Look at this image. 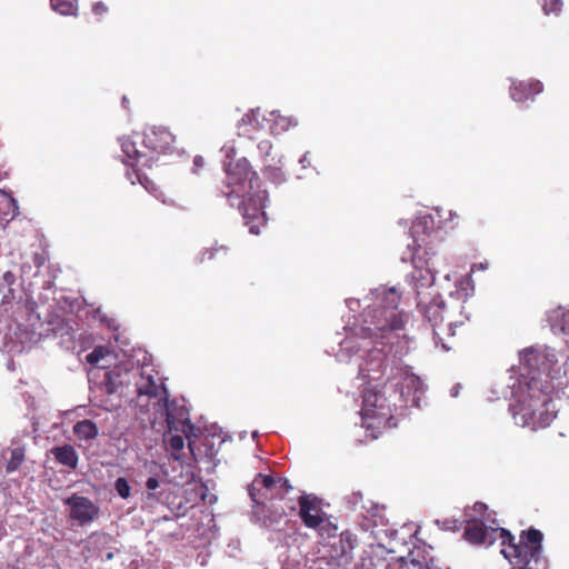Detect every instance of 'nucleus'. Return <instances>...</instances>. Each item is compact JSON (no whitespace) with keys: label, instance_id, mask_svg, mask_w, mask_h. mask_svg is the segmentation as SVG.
<instances>
[{"label":"nucleus","instance_id":"nucleus-40","mask_svg":"<svg viewBox=\"0 0 569 569\" xmlns=\"http://www.w3.org/2000/svg\"><path fill=\"white\" fill-rule=\"evenodd\" d=\"M299 162L301 163L302 168H307V166L309 164V161H308V152H306L299 160Z\"/></svg>","mask_w":569,"mask_h":569},{"label":"nucleus","instance_id":"nucleus-6","mask_svg":"<svg viewBox=\"0 0 569 569\" xmlns=\"http://www.w3.org/2000/svg\"><path fill=\"white\" fill-rule=\"evenodd\" d=\"M472 511L479 517L467 515V526L465 528L463 536L467 541L476 546H491L497 539L501 540L502 546H508V549H501V553L507 559L515 558L512 556V547H518L516 538L508 531L499 527L496 519H490V515H487V505L482 502H476Z\"/></svg>","mask_w":569,"mask_h":569},{"label":"nucleus","instance_id":"nucleus-31","mask_svg":"<svg viewBox=\"0 0 569 569\" xmlns=\"http://www.w3.org/2000/svg\"><path fill=\"white\" fill-rule=\"evenodd\" d=\"M159 486H160V482H159L158 478L150 477V478L147 479L146 488L149 491V497L158 498L157 493H156V490L159 488Z\"/></svg>","mask_w":569,"mask_h":569},{"label":"nucleus","instance_id":"nucleus-45","mask_svg":"<svg viewBox=\"0 0 569 569\" xmlns=\"http://www.w3.org/2000/svg\"><path fill=\"white\" fill-rule=\"evenodd\" d=\"M397 533H398V532H397V530H392V531L390 532V536H391V537H393V536H397Z\"/></svg>","mask_w":569,"mask_h":569},{"label":"nucleus","instance_id":"nucleus-1","mask_svg":"<svg viewBox=\"0 0 569 569\" xmlns=\"http://www.w3.org/2000/svg\"><path fill=\"white\" fill-rule=\"evenodd\" d=\"M370 299L362 315L369 326L350 328L339 342L336 358L346 363L355 357L361 359L358 378L367 385L362 391V427L375 440L382 429L397 427L393 412L419 407L423 383L402 365L408 343L398 330L407 316L397 311L400 296L396 288H376Z\"/></svg>","mask_w":569,"mask_h":569},{"label":"nucleus","instance_id":"nucleus-37","mask_svg":"<svg viewBox=\"0 0 569 569\" xmlns=\"http://www.w3.org/2000/svg\"><path fill=\"white\" fill-rule=\"evenodd\" d=\"M3 281L11 286L14 282V276L11 271H7L3 273Z\"/></svg>","mask_w":569,"mask_h":569},{"label":"nucleus","instance_id":"nucleus-21","mask_svg":"<svg viewBox=\"0 0 569 569\" xmlns=\"http://www.w3.org/2000/svg\"><path fill=\"white\" fill-rule=\"evenodd\" d=\"M51 9L61 16H77L78 1L77 0H50Z\"/></svg>","mask_w":569,"mask_h":569},{"label":"nucleus","instance_id":"nucleus-25","mask_svg":"<svg viewBox=\"0 0 569 569\" xmlns=\"http://www.w3.org/2000/svg\"><path fill=\"white\" fill-rule=\"evenodd\" d=\"M263 173L268 180L276 184H280L286 181V176L281 168L268 164L264 167Z\"/></svg>","mask_w":569,"mask_h":569},{"label":"nucleus","instance_id":"nucleus-12","mask_svg":"<svg viewBox=\"0 0 569 569\" xmlns=\"http://www.w3.org/2000/svg\"><path fill=\"white\" fill-rule=\"evenodd\" d=\"M271 119L267 120L264 117L260 120V109H253L249 113L244 114L238 123L239 130L247 126H251L256 129L263 128V121H272L273 124L270 127L271 131L279 133L286 131L291 126V119L286 117L277 116L276 111L270 112Z\"/></svg>","mask_w":569,"mask_h":569},{"label":"nucleus","instance_id":"nucleus-2","mask_svg":"<svg viewBox=\"0 0 569 569\" xmlns=\"http://www.w3.org/2000/svg\"><path fill=\"white\" fill-rule=\"evenodd\" d=\"M562 366L555 349L529 348L520 353V373L508 385L515 403L509 406L518 426L538 430L548 427L557 416L551 392L561 378Z\"/></svg>","mask_w":569,"mask_h":569},{"label":"nucleus","instance_id":"nucleus-7","mask_svg":"<svg viewBox=\"0 0 569 569\" xmlns=\"http://www.w3.org/2000/svg\"><path fill=\"white\" fill-rule=\"evenodd\" d=\"M543 535L538 529H529L521 535L518 547H512V556L520 569H543L542 542Z\"/></svg>","mask_w":569,"mask_h":569},{"label":"nucleus","instance_id":"nucleus-35","mask_svg":"<svg viewBox=\"0 0 569 569\" xmlns=\"http://www.w3.org/2000/svg\"><path fill=\"white\" fill-rule=\"evenodd\" d=\"M346 303H347V307L351 310V311H357L358 307L360 306V301L358 299H347L346 300Z\"/></svg>","mask_w":569,"mask_h":569},{"label":"nucleus","instance_id":"nucleus-8","mask_svg":"<svg viewBox=\"0 0 569 569\" xmlns=\"http://www.w3.org/2000/svg\"><path fill=\"white\" fill-rule=\"evenodd\" d=\"M433 229V218L430 214H421L416 218V220L412 223L411 227V234H412V243L408 244L407 251L402 254L401 260L402 261H410L411 262V254L416 253L417 256L422 257L423 259L432 258L436 262V267L439 264V258L437 256V252L433 250L432 247H428L421 250L420 244H418V240L416 236L420 232L426 233L429 230Z\"/></svg>","mask_w":569,"mask_h":569},{"label":"nucleus","instance_id":"nucleus-4","mask_svg":"<svg viewBox=\"0 0 569 569\" xmlns=\"http://www.w3.org/2000/svg\"><path fill=\"white\" fill-rule=\"evenodd\" d=\"M224 188L220 190L230 207H237L249 231L259 234V224L264 222L267 191L260 190L258 176L246 158L223 162Z\"/></svg>","mask_w":569,"mask_h":569},{"label":"nucleus","instance_id":"nucleus-36","mask_svg":"<svg viewBox=\"0 0 569 569\" xmlns=\"http://www.w3.org/2000/svg\"><path fill=\"white\" fill-rule=\"evenodd\" d=\"M87 361L89 363H97L99 361V352L97 349L87 356Z\"/></svg>","mask_w":569,"mask_h":569},{"label":"nucleus","instance_id":"nucleus-17","mask_svg":"<svg viewBox=\"0 0 569 569\" xmlns=\"http://www.w3.org/2000/svg\"><path fill=\"white\" fill-rule=\"evenodd\" d=\"M121 150L129 160L141 162L144 167H151L157 158L137 149V142L129 137L120 139Z\"/></svg>","mask_w":569,"mask_h":569},{"label":"nucleus","instance_id":"nucleus-22","mask_svg":"<svg viewBox=\"0 0 569 569\" xmlns=\"http://www.w3.org/2000/svg\"><path fill=\"white\" fill-rule=\"evenodd\" d=\"M26 450L23 447H17L10 450V458L6 466L7 473L17 471L24 460Z\"/></svg>","mask_w":569,"mask_h":569},{"label":"nucleus","instance_id":"nucleus-49","mask_svg":"<svg viewBox=\"0 0 569 569\" xmlns=\"http://www.w3.org/2000/svg\"><path fill=\"white\" fill-rule=\"evenodd\" d=\"M257 436H258V432H257V431H254V432L252 433V437L254 438V437H257Z\"/></svg>","mask_w":569,"mask_h":569},{"label":"nucleus","instance_id":"nucleus-5","mask_svg":"<svg viewBox=\"0 0 569 569\" xmlns=\"http://www.w3.org/2000/svg\"><path fill=\"white\" fill-rule=\"evenodd\" d=\"M411 264L413 270L407 276V281L416 295L417 308L435 327L443 320L445 301L439 295H431L427 290L435 283L438 267L432 258L423 259L416 253L411 254Z\"/></svg>","mask_w":569,"mask_h":569},{"label":"nucleus","instance_id":"nucleus-39","mask_svg":"<svg viewBox=\"0 0 569 569\" xmlns=\"http://www.w3.org/2000/svg\"><path fill=\"white\" fill-rule=\"evenodd\" d=\"M461 388V385L460 383H457L451 389H450V396L456 398L458 395H459V390Z\"/></svg>","mask_w":569,"mask_h":569},{"label":"nucleus","instance_id":"nucleus-24","mask_svg":"<svg viewBox=\"0 0 569 569\" xmlns=\"http://www.w3.org/2000/svg\"><path fill=\"white\" fill-rule=\"evenodd\" d=\"M360 509L367 511L368 515L365 516V518L372 522V527L383 525V516L381 515V509L379 506L371 503V507L367 508L361 503Z\"/></svg>","mask_w":569,"mask_h":569},{"label":"nucleus","instance_id":"nucleus-18","mask_svg":"<svg viewBox=\"0 0 569 569\" xmlns=\"http://www.w3.org/2000/svg\"><path fill=\"white\" fill-rule=\"evenodd\" d=\"M56 461L70 469H76L79 461L77 450L71 445L56 446L50 450Z\"/></svg>","mask_w":569,"mask_h":569},{"label":"nucleus","instance_id":"nucleus-28","mask_svg":"<svg viewBox=\"0 0 569 569\" xmlns=\"http://www.w3.org/2000/svg\"><path fill=\"white\" fill-rule=\"evenodd\" d=\"M541 6L546 14L558 13L562 8V0H541Z\"/></svg>","mask_w":569,"mask_h":569},{"label":"nucleus","instance_id":"nucleus-47","mask_svg":"<svg viewBox=\"0 0 569 569\" xmlns=\"http://www.w3.org/2000/svg\"><path fill=\"white\" fill-rule=\"evenodd\" d=\"M562 323H565V321H563ZM559 329H560V330H563V329H565V328H563V325H560V326H559Z\"/></svg>","mask_w":569,"mask_h":569},{"label":"nucleus","instance_id":"nucleus-10","mask_svg":"<svg viewBox=\"0 0 569 569\" xmlns=\"http://www.w3.org/2000/svg\"><path fill=\"white\" fill-rule=\"evenodd\" d=\"M357 538L350 531L340 533L339 539L330 545L328 557L337 567H346L352 560V551L356 547Z\"/></svg>","mask_w":569,"mask_h":569},{"label":"nucleus","instance_id":"nucleus-26","mask_svg":"<svg viewBox=\"0 0 569 569\" xmlns=\"http://www.w3.org/2000/svg\"><path fill=\"white\" fill-rule=\"evenodd\" d=\"M168 449L174 459H179L177 452H179L184 446V439L180 435L170 436L167 439Z\"/></svg>","mask_w":569,"mask_h":569},{"label":"nucleus","instance_id":"nucleus-11","mask_svg":"<svg viewBox=\"0 0 569 569\" xmlns=\"http://www.w3.org/2000/svg\"><path fill=\"white\" fill-rule=\"evenodd\" d=\"M174 142L173 134L163 127H151L143 133L142 143L150 151L149 156L166 153Z\"/></svg>","mask_w":569,"mask_h":569},{"label":"nucleus","instance_id":"nucleus-20","mask_svg":"<svg viewBox=\"0 0 569 569\" xmlns=\"http://www.w3.org/2000/svg\"><path fill=\"white\" fill-rule=\"evenodd\" d=\"M72 430H73V433L80 440H84V441L93 440L99 435V429H98L97 425L89 419H83L81 421H78L73 426Z\"/></svg>","mask_w":569,"mask_h":569},{"label":"nucleus","instance_id":"nucleus-14","mask_svg":"<svg viewBox=\"0 0 569 569\" xmlns=\"http://www.w3.org/2000/svg\"><path fill=\"white\" fill-rule=\"evenodd\" d=\"M299 507L300 518L308 528L316 529L322 523L323 519L317 506L316 498L309 495L301 496L299 498Z\"/></svg>","mask_w":569,"mask_h":569},{"label":"nucleus","instance_id":"nucleus-50","mask_svg":"<svg viewBox=\"0 0 569 569\" xmlns=\"http://www.w3.org/2000/svg\"><path fill=\"white\" fill-rule=\"evenodd\" d=\"M107 558L111 559L112 558V553H108Z\"/></svg>","mask_w":569,"mask_h":569},{"label":"nucleus","instance_id":"nucleus-48","mask_svg":"<svg viewBox=\"0 0 569 569\" xmlns=\"http://www.w3.org/2000/svg\"><path fill=\"white\" fill-rule=\"evenodd\" d=\"M480 268H481V269H486V268H487V266H485V264H482V263H481V264H480Z\"/></svg>","mask_w":569,"mask_h":569},{"label":"nucleus","instance_id":"nucleus-27","mask_svg":"<svg viewBox=\"0 0 569 569\" xmlns=\"http://www.w3.org/2000/svg\"><path fill=\"white\" fill-rule=\"evenodd\" d=\"M114 490L122 499H128L131 496V487L128 480L123 477H120L116 480Z\"/></svg>","mask_w":569,"mask_h":569},{"label":"nucleus","instance_id":"nucleus-46","mask_svg":"<svg viewBox=\"0 0 569 569\" xmlns=\"http://www.w3.org/2000/svg\"><path fill=\"white\" fill-rule=\"evenodd\" d=\"M556 328H557V325H553V323H552V325H551V329L555 331V330H556Z\"/></svg>","mask_w":569,"mask_h":569},{"label":"nucleus","instance_id":"nucleus-32","mask_svg":"<svg viewBox=\"0 0 569 569\" xmlns=\"http://www.w3.org/2000/svg\"><path fill=\"white\" fill-rule=\"evenodd\" d=\"M257 147H258L259 152L263 156H269V153L272 149V144L269 140H261Z\"/></svg>","mask_w":569,"mask_h":569},{"label":"nucleus","instance_id":"nucleus-3","mask_svg":"<svg viewBox=\"0 0 569 569\" xmlns=\"http://www.w3.org/2000/svg\"><path fill=\"white\" fill-rule=\"evenodd\" d=\"M158 372L150 365L134 366L130 360L123 361L104 372L101 390L119 397L136 393L138 400L157 398L160 391L163 393V410L169 430L181 431L191 443L197 438L200 428L190 422L189 411L184 406H179L176 400L168 399V390L163 382L157 383Z\"/></svg>","mask_w":569,"mask_h":569},{"label":"nucleus","instance_id":"nucleus-19","mask_svg":"<svg viewBox=\"0 0 569 569\" xmlns=\"http://www.w3.org/2000/svg\"><path fill=\"white\" fill-rule=\"evenodd\" d=\"M19 214V206L17 200L7 192L0 189V220H12Z\"/></svg>","mask_w":569,"mask_h":569},{"label":"nucleus","instance_id":"nucleus-51","mask_svg":"<svg viewBox=\"0 0 569 569\" xmlns=\"http://www.w3.org/2000/svg\"><path fill=\"white\" fill-rule=\"evenodd\" d=\"M2 178H3V176H2V173L0 172V181L2 180Z\"/></svg>","mask_w":569,"mask_h":569},{"label":"nucleus","instance_id":"nucleus-9","mask_svg":"<svg viewBox=\"0 0 569 569\" xmlns=\"http://www.w3.org/2000/svg\"><path fill=\"white\" fill-rule=\"evenodd\" d=\"M69 507V517L78 526H87L99 516L100 508L89 498L73 493L64 500Z\"/></svg>","mask_w":569,"mask_h":569},{"label":"nucleus","instance_id":"nucleus-13","mask_svg":"<svg viewBox=\"0 0 569 569\" xmlns=\"http://www.w3.org/2000/svg\"><path fill=\"white\" fill-rule=\"evenodd\" d=\"M277 491V479L271 476L258 473L251 485L248 487V493L256 506L272 499Z\"/></svg>","mask_w":569,"mask_h":569},{"label":"nucleus","instance_id":"nucleus-41","mask_svg":"<svg viewBox=\"0 0 569 569\" xmlns=\"http://www.w3.org/2000/svg\"><path fill=\"white\" fill-rule=\"evenodd\" d=\"M163 397H164V396H163V393L160 391V395H159L156 399H158V401H163ZM143 398L147 400V402L149 401V399H147L146 397H143ZM151 399H152V398H150V400H151ZM158 406H160L161 408H163V403L161 405V402H158Z\"/></svg>","mask_w":569,"mask_h":569},{"label":"nucleus","instance_id":"nucleus-33","mask_svg":"<svg viewBox=\"0 0 569 569\" xmlns=\"http://www.w3.org/2000/svg\"><path fill=\"white\" fill-rule=\"evenodd\" d=\"M107 10H108L107 6L101 1L96 2L92 7V12L94 14H102V13L107 12Z\"/></svg>","mask_w":569,"mask_h":569},{"label":"nucleus","instance_id":"nucleus-16","mask_svg":"<svg viewBox=\"0 0 569 569\" xmlns=\"http://www.w3.org/2000/svg\"><path fill=\"white\" fill-rule=\"evenodd\" d=\"M543 86L540 81H520L518 83H512L510 88V96L512 100L517 102H525L528 99H532L535 94H538L542 91Z\"/></svg>","mask_w":569,"mask_h":569},{"label":"nucleus","instance_id":"nucleus-30","mask_svg":"<svg viewBox=\"0 0 569 569\" xmlns=\"http://www.w3.org/2000/svg\"><path fill=\"white\" fill-rule=\"evenodd\" d=\"M346 503L351 510L357 511L359 505L362 502V495L360 492H353L345 498Z\"/></svg>","mask_w":569,"mask_h":569},{"label":"nucleus","instance_id":"nucleus-34","mask_svg":"<svg viewBox=\"0 0 569 569\" xmlns=\"http://www.w3.org/2000/svg\"><path fill=\"white\" fill-rule=\"evenodd\" d=\"M204 164V160L201 156H196L193 159V168L192 172L197 173L200 168H202Z\"/></svg>","mask_w":569,"mask_h":569},{"label":"nucleus","instance_id":"nucleus-29","mask_svg":"<svg viewBox=\"0 0 569 569\" xmlns=\"http://www.w3.org/2000/svg\"><path fill=\"white\" fill-rule=\"evenodd\" d=\"M292 489L293 488L287 478H278L277 479V491H276L274 497H279L280 499H282V495L290 492Z\"/></svg>","mask_w":569,"mask_h":569},{"label":"nucleus","instance_id":"nucleus-15","mask_svg":"<svg viewBox=\"0 0 569 569\" xmlns=\"http://www.w3.org/2000/svg\"><path fill=\"white\" fill-rule=\"evenodd\" d=\"M283 516V508H274L272 510L269 508V506H267L266 501L260 502L259 506L254 505V509L252 511V518L254 521L268 529H276L277 526L281 522Z\"/></svg>","mask_w":569,"mask_h":569},{"label":"nucleus","instance_id":"nucleus-38","mask_svg":"<svg viewBox=\"0 0 569 569\" xmlns=\"http://www.w3.org/2000/svg\"><path fill=\"white\" fill-rule=\"evenodd\" d=\"M553 317H556V318L561 317L562 319H565L566 313H565V311L561 308H559L558 310L552 311V313L549 316L550 320Z\"/></svg>","mask_w":569,"mask_h":569},{"label":"nucleus","instance_id":"nucleus-42","mask_svg":"<svg viewBox=\"0 0 569 569\" xmlns=\"http://www.w3.org/2000/svg\"><path fill=\"white\" fill-rule=\"evenodd\" d=\"M101 406H102L104 409H108V410H109V409H111V408H113V407H116V405H113V403H102Z\"/></svg>","mask_w":569,"mask_h":569},{"label":"nucleus","instance_id":"nucleus-43","mask_svg":"<svg viewBox=\"0 0 569 569\" xmlns=\"http://www.w3.org/2000/svg\"><path fill=\"white\" fill-rule=\"evenodd\" d=\"M204 254H209L208 259H212V258H213V256H214V252H213V250H207V251L204 252Z\"/></svg>","mask_w":569,"mask_h":569},{"label":"nucleus","instance_id":"nucleus-23","mask_svg":"<svg viewBox=\"0 0 569 569\" xmlns=\"http://www.w3.org/2000/svg\"><path fill=\"white\" fill-rule=\"evenodd\" d=\"M128 179L131 180V183L134 184L136 181L133 180L132 176L136 177L137 181L150 193L156 192L157 188L146 174L141 173L139 170L133 169L132 172L127 173Z\"/></svg>","mask_w":569,"mask_h":569},{"label":"nucleus","instance_id":"nucleus-44","mask_svg":"<svg viewBox=\"0 0 569 569\" xmlns=\"http://www.w3.org/2000/svg\"><path fill=\"white\" fill-rule=\"evenodd\" d=\"M127 102H128L127 97H123V98H122V104H123V106H126V103H127Z\"/></svg>","mask_w":569,"mask_h":569}]
</instances>
